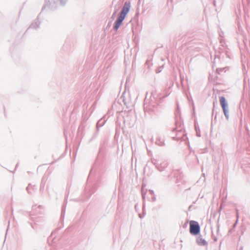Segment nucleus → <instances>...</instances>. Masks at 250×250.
<instances>
[{
	"instance_id": "f257e3e1",
	"label": "nucleus",
	"mask_w": 250,
	"mask_h": 250,
	"mask_svg": "<svg viewBox=\"0 0 250 250\" xmlns=\"http://www.w3.org/2000/svg\"><path fill=\"white\" fill-rule=\"evenodd\" d=\"M130 3L125 2L120 15L115 23L114 28L117 30L121 26L123 21L125 18L130 9Z\"/></svg>"
},
{
	"instance_id": "f03ea898",
	"label": "nucleus",
	"mask_w": 250,
	"mask_h": 250,
	"mask_svg": "<svg viewBox=\"0 0 250 250\" xmlns=\"http://www.w3.org/2000/svg\"><path fill=\"white\" fill-rule=\"evenodd\" d=\"M189 231L191 234L196 235L199 233L200 229L198 222L195 221H190L189 222Z\"/></svg>"
},
{
	"instance_id": "7ed1b4c3",
	"label": "nucleus",
	"mask_w": 250,
	"mask_h": 250,
	"mask_svg": "<svg viewBox=\"0 0 250 250\" xmlns=\"http://www.w3.org/2000/svg\"><path fill=\"white\" fill-rule=\"evenodd\" d=\"M220 104L222 106V108L223 110V112L226 116V117L228 119L229 118V114H228V110L227 109V103L226 101L225 97H220Z\"/></svg>"
},
{
	"instance_id": "20e7f679",
	"label": "nucleus",
	"mask_w": 250,
	"mask_h": 250,
	"mask_svg": "<svg viewBox=\"0 0 250 250\" xmlns=\"http://www.w3.org/2000/svg\"><path fill=\"white\" fill-rule=\"evenodd\" d=\"M197 243L200 246H206L207 245V242L206 241L201 238H199L197 239Z\"/></svg>"
}]
</instances>
